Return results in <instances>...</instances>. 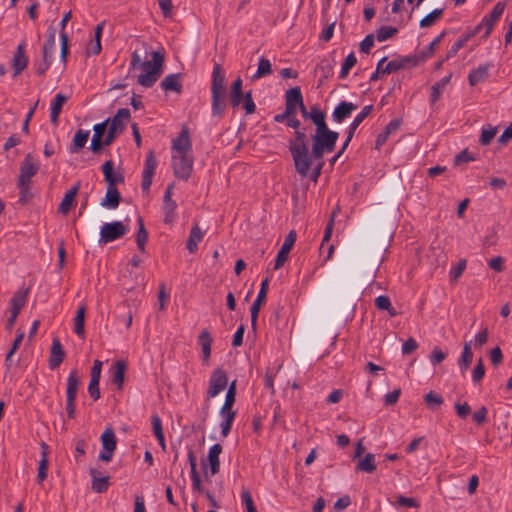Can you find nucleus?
<instances>
[{
  "mask_svg": "<svg viewBox=\"0 0 512 512\" xmlns=\"http://www.w3.org/2000/svg\"><path fill=\"white\" fill-rule=\"evenodd\" d=\"M193 164L190 131L186 125H183L180 133L172 139L171 143V165L175 177L187 181L192 174Z\"/></svg>",
  "mask_w": 512,
  "mask_h": 512,
  "instance_id": "obj_1",
  "label": "nucleus"
},
{
  "mask_svg": "<svg viewBox=\"0 0 512 512\" xmlns=\"http://www.w3.org/2000/svg\"><path fill=\"white\" fill-rule=\"evenodd\" d=\"M339 133L330 130L328 127L316 129L312 135V148L310 151V161L312 162V170L309 174L311 179L316 182L320 176L324 162L325 153H330L335 149Z\"/></svg>",
  "mask_w": 512,
  "mask_h": 512,
  "instance_id": "obj_2",
  "label": "nucleus"
},
{
  "mask_svg": "<svg viewBox=\"0 0 512 512\" xmlns=\"http://www.w3.org/2000/svg\"><path fill=\"white\" fill-rule=\"evenodd\" d=\"M288 148L296 172L303 178L309 176L312 170V162L310 161L309 140L305 129L295 130L294 138H291L288 142Z\"/></svg>",
  "mask_w": 512,
  "mask_h": 512,
  "instance_id": "obj_3",
  "label": "nucleus"
},
{
  "mask_svg": "<svg viewBox=\"0 0 512 512\" xmlns=\"http://www.w3.org/2000/svg\"><path fill=\"white\" fill-rule=\"evenodd\" d=\"M226 77L221 65L215 63L211 75V112L215 117H222L225 112L226 102Z\"/></svg>",
  "mask_w": 512,
  "mask_h": 512,
  "instance_id": "obj_4",
  "label": "nucleus"
},
{
  "mask_svg": "<svg viewBox=\"0 0 512 512\" xmlns=\"http://www.w3.org/2000/svg\"><path fill=\"white\" fill-rule=\"evenodd\" d=\"M131 70L136 73L140 85L145 87L152 86L156 82L157 73L160 70V52L154 51L152 59L143 62L134 53L131 61Z\"/></svg>",
  "mask_w": 512,
  "mask_h": 512,
  "instance_id": "obj_5",
  "label": "nucleus"
},
{
  "mask_svg": "<svg viewBox=\"0 0 512 512\" xmlns=\"http://www.w3.org/2000/svg\"><path fill=\"white\" fill-rule=\"evenodd\" d=\"M129 231V227L121 221L105 223L100 229V241L109 243L124 236Z\"/></svg>",
  "mask_w": 512,
  "mask_h": 512,
  "instance_id": "obj_6",
  "label": "nucleus"
},
{
  "mask_svg": "<svg viewBox=\"0 0 512 512\" xmlns=\"http://www.w3.org/2000/svg\"><path fill=\"white\" fill-rule=\"evenodd\" d=\"M228 384V377L226 372L221 369H215L209 379V386L207 390V400H210L219 395Z\"/></svg>",
  "mask_w": 512,
  "mask_h": 512,
  "instance_id": "obj_7",
  "label": "nucleus"
},
{
  "mask_svg": "<svg viewBox=\"0 0 512 512\" xmlns=\"http://www.w3.org/2000/svg\"><path fill=\"white\" fill-rule=\"evenodd\" d=\"M100 439L102 443V450L100 451L98 458L101 461L110 462L117 445L114 430L111 427H106Z\"/></svg>",
  "mask_w": 512,
  "mask_h": 512,
  "instance_id": "obj_8",
  "label": "nucleus"
},
{
  "mask_svg": "<svg viewBox=\"0 0 512 512\" xmlns=\"http://www.w3.org/2000/svg\"><path fill=\"white\" fill-rule=\"evenodd\" d=\"M39 168L40 164L33 159L31 154H27L21 163L17 183L32 185V178L37 174Z\"/></svg>",
  "mask_w": 512,
  "mask_h": 512,
  "instance_id": "obj_9",
  "label": "nucleus"
},
{
  "mask_svg": "<svg viewBox=\"0 0 512 512\" xmlns=\"http://www.w3.org/2000/svg\"><path fill=\"white\" fill-rule=\"evenodd\" d=\"M157 168V159L153 152H149L146 157L144 168L142 171L141 190L144 195H148L152 184V179Z\"/></svg>",
  "mask_w": 512,
  "mask_h": 512,
  "instance_id": "obj_10",
  "label": "nucleus"
},
{
  "mask_svg": "<svg viewBox=\"0 0 512 512\" xmlns=\"http://www.w3.org/2000/svg\"><path fill=\"white\" fill-rule=\"evenodd\" d=\"M268 286H269V279L265 278L261 282L258 295H257L256 299L254 300V302L252 303V306L250 308L252 327L256 326L257 317H258L261 305L265 301L267 291H268Z\"/></svg>",
  "mask_w": 512,
  "mask_h": 512,
  "instance_id": "obj_11",
  "label": "nucleus"
},
{
  "mask_svg": "<svg viewBox=\"0 0 512 512\" xmlns=\"http://www.w3.org/2000/svg\"><path fill=\"white\" fill-rule=\"evenodd\" d=\"M220 416L222 418L220 427H221V435L223 437H227L231 431L234 419L236 417V411L233 410L232 405L223 404L220 409Z\"/></svg>",
  "mask_w": 512,
  "mask_h": 512,
  "instance_id": "obj_12",
  "label": "nucleus"
},
{
  "mask_svg": "<svg viewBox=\"0 0 512 512\" xmlns=\"http://www.w3.org/2000/svg\"><path fill=\"white\" fill-rule=\"evenodd\" d=\"M505 9V4L498 2L492 9L488 16H485L482 21L478 24L486 28L485 37H488L493 29L494 23L501 17Z\"/></svg>",
  "mask_w": 512,
  "mask_h": 512,
  "instance_id": "obj_13",
  "label": "nucleus"
},
{
  "mask_svg": "<svg viewBox=\"0 0 512 512\" xmlns=\"http://www.w3.org/2000/svg\"><path fill=\"white\" fill-rule=\"evenodd\" d=\"M481 30V25H477L472 30L465 31L458 39L457 41L450 47V49L447 51L446 58L449 59L454 57L458 51L474 36H476Z\"/></svg>",
  "mask_w": 512,
  "mask_h": 512,
  "instance_id": "obj_14",
  "label": "nucleus"
},
{
  "mask_svg": "<svg viewBox=\"0 0 512 512\" xmlns=\"http://www.w3.org/2000/svg\"><path fill=\"white\" fill-rule=\"evenodd\" d=\"M102 172L108 187H116L118 184L124 182L123 174L113 169V162L111 160L106 161L102 165Z\"/></svg>",
  "mask_w": 512,
  "mask_h": 512,
  "instance_id": "obj_15",
  "label": "nucleus"
},
{
  "mask_svg": "<svg viewBox=\"0 0 512 512\" xmlns=\"http://www.w3.org/2000/svg\"><path fill=\"white\" fill-rule=\"evenodd\" d=\"M357 108L358 106L352 102L341 101L332 113V120L336 123H341L346 118L350 117L352 112Z\"/></svg>",
  "mask_w": 512,
  "mask_h": 512,
  "instance_id": "obj_16",
  "label": "nucleus"
},
{
  "mask_svg": "<svg viewBox=\"0 0 512 512\" xmlns=\"http://www.w3.org/2000/svg\"><path fill=\"white\" fill-rule=\"evenodd\" d=\"M336 213H337V211L332 212V215L325 227L324 236H323V239H322V242L320 245L321 253H326L327 254L326 256H332V254L334 252V246L332 244H330L329 241H330V238H331V235L333 232L334 219H335Z\"/></svg>",
  "mask_w": 512,
  "mask_h": 512,
  "instance_id": "obj_17",
  "label": "nucleus"
},
{
  "mask_svg": "<svg viewBox=\"0 0 512 512\" xmlns=\"http://www.w3.org/2000/svg\"><path fill=\"white\" fill-rule=\"evenodd\" d=\"M65 358V352L62 344L58 338H54L51 346V353L49 357V367L55 369L60 366Z\"/></svg>",
  "mask_w": 512,
  "mask_h": 512,
  "instance_id": "obj_18",
  "label": "nucleus"
},
{
  "mask_svg": "<svg viewBox=\"0 0 512 512\" xmlns=\"http://www.w3.org/2000/svg\"><path fill=\"white\" fill-rule=\"evenodd\" d=\"M29 291V288H20L13 294L9 302L10 312L20 314L21 309L27 302Z\"/></svg>",
  "mask_w": 512,
  "mask_h": 512,
  "instance_id": "obj_19",
  "label": "nucleus"
},
{
  "mask_svg": "<svg viewBox=\"0 0 512 512\" xmlns=\"http://www.w3.org/2000/svg\"><path fill=\"white\" fill-rule=\"evenodd\" d=\"M28 64V58L25 55V43H20L12 59L14 76L20 74Z\"/></svg>",
  "mask_w": 512,
  "mask_h": 512,
  "instance_id": "obj_20",
  "label": "nucleus"
},
{
  "mask_svg": "<svg viewBox=\"0 0 512 512\" xmlns=\"http://www.w3.org/2000/svg\"><path fill=\"white\" fill-rule=\"evenodd\" d=\"M126 370L127 363L124 360H117L111 367L112 383L115 384L118 389H122L123 387Z\"/></svg>",
  "mask_w": 512,
  "mask_h": 512,
  "instance_id": "obj_21",
  "label": "nucleus"
},
{
  "mask_svg": "<svg viewBox=\"0 0 512 512\" xmlns=\"http://www.w3.org/2000/svg\"><path fill=\"white\" fill-rule=\"evenodd\" d=\"M182 75L180 73H173L167 75L162 80V88L166 92H174L176 94H181L183 90V85L181 82Z\"/></svg>",
  "mask_w": 512,
  "mask_h": 512,
  "instance_id": "obj_22",
  "label": "nucleus"
},
{
  "mask_svg": "<svg viewBox=\"0 0 512 512\" xmlns=\"http://www.w3.org/2000/svg\"><path fill=\"white\" fill-rule=\"evenodd\" d=\"M222 452V446L218 443L210 447L208 451L207 461L209 465L210 474L213 476L220 470L219 456Z\"/></svg>",
  "mask_w": 512,
  "mask_h": 512,
  "instance_id": "obj_23",
  "label": "nucleus"
},
{
  "mask_svg": "<svg viewBox=\"0 0 512 512\" xmlns=\"http://www.w3.org/2000/svg\"><path fill=\"white\" fill-rule=\"evenodd\" d=\"M71 11H68L64 14L61 22V32H60V41H61V53L60 58L61 61L65 64L67 61V55H68V35L65 33L64 29L68 23V21L71 19Z\"/></svg>",
  "mask_w": 512,
  "mask_h": 512,
  "instance_id": "obj_24",
  "label": "nucleus"
},
{
  "mask_svg": "<svg viewBox=\"0 0 512 512\" xmlns=\"http://www.w3.org/2000/svg\"><path fill=\"white\" fill-rule=\"evenodd\" d=\"M85 315L86 305L81 304L77 308L75 317L73 319V331L80 338H84L85 336Z\"/></svg>",
  "mask_w": 512,
  "mask_h": 512,
  "instance_id": "obj_25",
  "label": "nucleus"
},
{
  "mask_svg": "<svg viewBox=\"0 0 512 512\" xmlns=\"http://www.w3.org/2000/svg\"><path fill=\"white\" fill-rule=\"evenodd\" d=\"M129 119L130 111L127 108L119 109L116 115L111 120H109V128L121 133Z\"/></svg>",
  "mask_w": 512,
  "mask_h": 512,
  "instance_id": "obj_26",
  "label": "nucleus"
},
{
  "mask_svg": "<svg viewBox=\"0 0 512 512\" xmlns=\"http://www.w3.org/2000/svg\"><path fill=\"white\" fill-rule=\"evenodd\" d=\"M493 65L490 63L479 65L477 68L473 69L468 75V81L471 86H476L477 84L483 82L489 74V69Z\"/></svg>",
  "mask_w": 512,
  "mask_h": 512,
  "instance_id": "obj_27",
  "label": "nucleus"
},
{
  "mask_svg": "<svg viewBox=\"0 0 512 512\" xmlns=\"http://www.w3.org/2000/svg\"><path fill=\"white\" fill-rule=\"evenodd\" d=\"M243 81L240 76H238L232 83L230 88V104L235 109L238 108L242 102L243 91H242Z\"/></svg>",
  "mask_w": 512,
  "mask_h": 512,
  "instance_id": "obj_28",
  "label": "nucleus"
},
{
  "mask_svg": "<svg viewBox=\"0 0 512 512\" xmlns=\"http://www.w3.org/2000/svg\"><path fill=\"white\" fill-rule=\"evenodd\" d=\"M89 474L92 478L91 488L94 492L103 493V492L107 491V489L109 487V477L108 476L99 477V473L95 468H91L89 470Z\"/></svg>",
  "mask_w": 512,
  "mask_h": 512,
  "instance_id": "obj_29",
  "label": "nucleus"
},
{
  "mask_svg": "<svg viewBox=\"0 0 512 512\" xmlns=\"http://www.w3.org/2000/svg\"><path fill=\"white\" fill-rule=\"evenodd\" d=\"M81 384L80 376L77 369L70 371L67 377L66 397L77 398L78 390Z\"/></svg>",
  "mask_w": 512,
  "mask_h": 512,
  "instance_id": "obj_30",
  "label": "nucleus"
},
{
  "mask_svg": "<svg viewBox=\"0 0 512 512\" xmlns=\"http://www.w3.org/2000/svg\"><path fill=\"white\" fill-rule=\"evenodd\" d=\"M90 131L89 130H82L79 129L75 133L72 143L69 147L70 153H77L79 152L87 143L89 139Z\"/></svg>",
  "mask_w": 512,
  "mask_h": 512,
  "instance_id": "obj_31",
  "label": "nucleus"
},
{
  "mask_svg": "<svg viewBox=\"0 0 512 512\" xmlns=\"http://www.w3.org/2000/svg\"><path fill=\"white\" fill-rule=\"evenodd\" d=\"M120 202V193L116 187H107L105 198L102 200L101 205L108 209H116Z\"/></svg>",
  "mask_w": 512,
  "mask_h": 512,
  "instance_id": "obj_32",
  "label": "nucleus"
},
{
  "mask_svg": "<svg viewBox=\"0 0 512 512\" xmlns=\"http://www.w3.org/2000/svg\"><path fill=\"white\" fill-rule=\"evenodd\" d=\"M212 337L207 329L201 331L198 336V343L202 348L203 360L208 361L211 355Z\"/></svg>",
  "mask_w": 512,
  "mask_h": 512,
  "instance_id": "obj_33",
  "label": "nucleus"
},
{
  "mask_svg": "<svg viewBox=\"0 0 512 512\" xmlns=\"http://www.w3.org/2000/svg\"><path fill=\"white\" fill-rule=\"evenodd\" d=\"M202 239H203L202 230L200 229V227L198 225H194L190 231V235H189V237L187 239V243H186L189 253L192 254V253L196 252L197 246L202 241Z\"/></svg>",
  "mask_w": 512,
  "mask_h": 512,
  "instance_id": "obj_34",
  "label": "nucleus"
},
{
  "mask_svg": "<svg viewBox=\"0 0 512 512\" xmlns=\"http://www.w3.org/2000/svg\"><path fill=\"white\" fill-rule=\"evenodd\" d=\"M67 97L61 93L56 94L50 106V119L53 124L58 122L59 114L63 104L66 102Z\"/></svg>",
  "mask_w": 512,
  "mask_h": 512,
  "instance_id": "obj_35",
  "label": "nucleus"
},
{
  "mask_svg": "<svg viewBox=\"0 0 512 512\" xmlns=\"http://www.w3.org/2000/svg\"><path fill=\"white\" fill-rule=\"evenodd\" d=\"M451 77H452V74H449L431 86V89H430L431 104H435L438 101V99L440 98L446 85L450 82Z\"/></svg>",
  "mask_w": 512,
  "mask_h": 512,
  "instance_id": "obj_36",
  "label": "nucleus"
},
{
  "mask_svg": "<svg viewBox=\"0 0 512 512\" xmlns=\"http://www.w3.org/2000/svg\"><path fill=\"white\" fill-rule=\"evenodd\" d=\"M473 359V352L471 350V341L465 342L458 365L462 373H464L470 366Z\"/></svg>",
  "mask_w": 512,
  "mask_h": 512,
  "instance_id": "obj_37",
  "label": "nucleus"
},
{
  "mask_svg": "<svg viewBox=\"0 0 512 512\" xmlns=\"http://www.w3.org/2000/svg\"><path fill=\"white\" fill-rule=\"evenodd\" d=\"M78 190H79V184H76L75 186H73L70 190H68L65 193L64 198L61 201L60 206H59V210L62 213L66 214L70 211V209L73 206L75 196L78 193Z\"/></svg>",
  "mask_w": 512,
  "mask_h": 512,
  "instance_id": "obj_38",
  "label": "nucleus"
},
{
  "mask_svg": "<svg viewBox=\"0 0 512 512\" xmlns=\"http://www.w3.org/2000/svg\"><path fill=\"white\" fill-rule=\"evenodd\" d=\"M309 119L315 124L316 129L328 127L326 114L317 105L311 107L309 110Z\"/></svg>",
  "mask_w": 512,
  "mask_h": 512,
  "instance_id": "obj_39",
  "label": "nucleus"
},
{
  "mask_svg": "<svg viewBox=\"0 0 512 512\" xmlns=\"http://www.w3.org/2000/svg\"><path fill=\"white\" fill-rule=\"evenodd\" d=\"M376 470L375 455L367 453L356 465V471L373 473Z\"/></svg>",
  "mask_w": 512,
  "mask_h": 512,
  "instance_id": "obj_40",
  "label": "nucleus"
},
{
  "mask_svg": "<svg viewBox=\"0 0 512 512\" xmlns=\"http://www.w3.org/2000/svg\"><path fill=\"white\" fill-rule=\"evenodd\" d=\"M42 446V455L39 461L38 466V474L37 480L39 483H42L47 478V468H48V456H47V445L43 442Z\"/></svg>",
  "mask_w": 512,
  "mask_h": 512,
  "instance_id": "obj_41",
  "label": "nucleus"
},
{
  "mask_svg": "<svg viewBox=\"0 0 512 512\" xmlns=\"http://www.w3.org/2000/svg\"><path fill=\"white\" fill-rule=\"evenodd\" d=\"M104 27V22L98 24L95 28V39L90 42L87 48V53L97 55L101 52V35Z\"/></svg>",
  "mask_w": 512,
  "mask_h": 512,
  "instance_id": "obj_42",
  "label": "nucleus"
},
{
  "mask_svg": "<svg viewBox=\"0 0 512 512\" xmlns=\"http://www.w3.org/2000/svg\"><path fill=\"white\" fill-rule=\"evenodd\" d=\"M272 73V65L269 59L261 57L258 62L256 73L252 76V80L266 77Z\"/></svg>",
  "mask_w": 512,
  "mask_h": 512,
  "instance_id": "obj_43",
  "label": "nucleus"
},
{
  "mask_svg": "<svg viewBox=\"0 0 512 512\" xmlns=\"http://www.w3.org/2000/svg\"><path fill=\"white\" fill-rule=\"evenodd\" d=\"M444 12L443 8H437L427 14L424 18L421 19L419 25L421 28H429L433 26L442 16Z\"/></svg>",
  "mask_w": 512,
  "mask_h": 512,
  "instance_id": "obj_44",
  "label": "nucleus"
},
{
  "mask_svg": "<svg viewBox=\"0 0 512 512\" xmlns=\"http://www.w3.org/2000/svg\"><path fill=\"white\" fill-rule=\"evenodd\" d=\"M497 131V127L492 126L491 124L483 126L481 129V135L479 139L480 144L484 146L489 145L493 138L495 137V135L497 134Z\"/></svg>",
  "mask_w": 512,
  "mask_h": 512,
  "instance_id": "obj_45",
  "label": "nucleus"
},
{
  "mask_svg": "<svg viewBox=\"0 0 512 512\" xmlns=\"http://www.w3.org/2000/svg\"><path fill=\"white\" fill-rule=\"evenodd\" d=\"M296 238H297L296 232L294 230H291L285 237V240H284L281 248L277 252L276 256H287L289 254V252L291 251V249L296 241Z\"/></svg>",
  "mask_w": 512,
  "mask_h": 512,
  "instance_id": "obj_46",
  "label": "nucleus"
},
{
  "mask_svg": "<svg viewBox=\"0 0 512 512\" xmlns=\"http://www.w3.org/2000/svg\"><path fill=\"white\" fill-rule=\"evenodd\" d=\"M17 188L19 189V203L26 205L33 197L32 185L17 183Z\"/></svg>",
  "mask_w": 512,
  "mask_h": 512,
  "instance_id": "obj_47",
  "label": "nucleus"
},
{
  "mask_svg": "<svg viewBox=\"0 0 512 512\" xmlns=\"http://www.w3.org/2000/svg\"><path fill=\"white\" fill-rule=\"evenodd\" d=\"M285 100L288 104H293L296 106L302 105L303 97L301 94V90L299 87H293L289 89L285 94Z\"/></svg>",
  "mask_w": 512,
  "mask_h": 512,
  "instance_id": "obj_48",
  "label": "nucleus"
},
{
  "mask_svg": "<svg viewBox=\"0 0 512 512\" xmlns=\"http://www.w3.org/2000/svg\"><path fill=\"white\" fill-rule=\"evenodd\" d=\"M356 63L357 58L354 52L349 53L342 64L339 78L345 79L348 76L350 70L356 65Z\"/></svg>",
  "mask_w": 512,
  "mask_h": 512,
  "instance_id": "obj_49",
  "label": "nucleus"
},
{
  "mask_svg": "<svg viewBox=\"0 0 512 512\" xmlns=\"http://www.w3.org/2000/svg\"><path fill=\"white\" fill-rule=\"evenodd\" d=\"M424 401L430 409H436L444 403V398L440 394L430 391L425 395Z\"/></svg>",
  "mask_w": 512,
  "mask_h": 512,
  "instance_id": "obj_50",
  "label": "nucleus"
},
{
  "mask_svg": "<svg viewBox=\"0 0 512 512\" xmlns=\"http://www.w3.org/2000/svg\"><path fill=\"white\" fill-rule=\"evenodd\" d=\"M373 105H366L362 108V110L355 116L349 127L351 130H355L358 126L364 121L366 117L372 112Z\"/></svg>",
  "mask_w": 512,
  "mask_h": 512,
  "instance_id": "obj_51",
  "label": "nucleus"
},
{
  "mask_svg": "<svg viewBox=\"0 0 512 512\" xmlns=\"http://www.w3.org/2000/svg\"><path fill=\"white\" fill-rule=\"evenodd\" d=\"M56 49V39L47 38L44 42L42 55L43 59L53 60Z\"/></svg>",
  "mask_w": 512,
  "mask_h": 512,
  "instance_id": "obj_52",
  "label": "nucleus"
},
{
  "mask_svg": "<svg viewBox=\"0 0 512 512\" xmlns=\"http://www.w3.org/2000/svg\"><path fill=\"white\" fill-rule=\"evenodd\" d=\"M138 223H139V229H138V233H137L136 242H137L138 248L143 252L144 245L148 239V233L144 227L143 220L140 216L138 217Z\"/></svg>",
  "mask_w": 512,
  "mask_h": 512,
  "instance_id": "obj_53",
  "label": "nucleus"
},
{
  "mask_svg": "<svg viewBox=\"0 0 512 512\" xmlns=\"http://www.w3.org/2000/svg\"><path fill=\"white\" fill-rule=\"evenodd\" d=\"M397 32L398 30L394 27L382 26L377 30L376 37L379 42H383L394 36Z\"/></svg>",
  "mask_w": 512,
  "mask_h": 512,
  "instance_id": "obj_54",
  "label": "nucleus"
},
{
  "mask_svg": "<svg viewBox=\"0 0 512 512\" xmlns=\"http://www.w3.org/2000/svg\"><path fill=\"white\" fill-rule=\"evenodd\" d=\"M243 108L246 112V114H253L256 110V105L254 103V100L252 98V91L249 90L246 93H244L243 98Z\"/></svg>",
  "mask_w": 512,
  "mask_h": 512,
  "instance_id": "obj_55",
  "label": "nucleus"
},
{
  "mask_svg": "<svg viewBox=\"0 0 512 512\" xmlns=\"http://www.w3.org/2000/svg\"><path fill=\"white\" fill-rule=\"evenodd\" d=\"M241 502L246 507L247 512H257L251 493L247 489L241 492Z\"/></svg>",
  "mask_w": 512,
  "mask_h": 512,
  "instance_id": "obj_56",
  "label": "nucleus"
},
{
  "mask_svg": "<svg viewBox=\"0 0 512 512\" xmlns=\"http://www.w3.org/2000/svg\"><path fill=\"white\" fill-rule=\"evenodd\" d=\"M466 268V260L465 259H462L460 260L456 266L452 267L450 272H449V276H450V281L451 282H455L458 280V278L462 275L463 271L465 270Z\"/></svg>",
  "mask_w": 512,
  "mask_h": 512,
  "instance_id": "obj_57",
  "label": "nucleus"
},
{
  "mask_svg": "<svg viewBox=\"0 0 512 512\" xmlns=\"http://www.w3.org/2000/svg\"><path fill=\"white\" fill-rule=\"evenodd\" d=\"M485 375V367L483 364L482 359L480 358L477 361V364L475 365L473 372H472V381L474 383H479Z\"/></svg>",
  "mask_w": 512,
  "mask_h": 512,
  "instance_id": "obj_58",
  "label": "nucleus"
},
{
  "mask_svg": "<svg viewBox=\"0 0 512 512\" xmlns=\"http://www.w3.org/2000/svg\"><path fill=\"white\" fill-rule=\"evenodd\" d=\"M399 60L403 64V69H404L407 67H415V66L419 65V63L421 61H423L424 59L422 56L411 55V56L401 57V58H399Z\"/></svg>",
  "mask_w": 512,
  "mask_h": 512,
  "instance_id": "obj_59",
  "label": "nucleus"
},
{
  "mask_svg": "<svg viewBox=\"0 0 512 512\" xmlns=\"http://www.w3.org/2000/svg\"><path fill=\"white\" fill-rule=\"evenodd\" d=\"M99 382L98 379H90L89 385H88V393L90 397L96 401L100 398V389H99Z\"/></svg>",
  "mask_w": 512,
  "mask_h": 512,
  "instance_id": "obj_60",
  "label": "nucleus"
},
{
  "mask_svg": "<svg viewBox=\"0 0 512 512\" xmlns=\"http://www.w3.org/2000/svg\"><path fill=\"white\" fill-rule=\"evenodd\" d=\"M445 34H446V32H445V31H443L440 35H438V36H437V37H436V38H435V39H434V40H433V41L428 45V47H427L426 51H425V52H423V55H422L423 59H426V58L430 57V56L434 53V51H435L436 47L439 45V43L441 42V40H442V38L445 36Z\"/></svg>",
  "mask_w": 512,
  "mask_h": 512,
  "instance_id": "obj_61",
  "label": "nucleus"
},
{
  "mask_svg": "<svg viewBox=\"0 0 512 512\" xmlns=\"http://www.w3.org/2000/svg\"><path fill=\"white\" fill-rule=\"evenodd\" d=\"M401 69H403V64L400 62L399 58L394 59L385 65L384 69L382 70V74H391Z\"/></svg>",
  "mask_w": 512,
  "mask_h": 512,
  "instance_id": "obj_62",
  "label": "nucleus"
},
{
  "mask_svg": "<svg viewBox=\"0 0 512 512\" xmlns=\"http://www.w3.org/2000/svg\"><path fill=\"white\" fill-rule=\"evenodd\" d=\"M446 356L447 354L436 346L431 353L430 362L433 366H436L437 364L441 363L446 358Z\"/></svg>",
  "mask_w": 512,
  "mask_h": 512,
  "instance_id": "obj_63",
  "label": "nucleus"
},
{
  "mask_svg": "<svg viewBox=\"0 0 512 512\" xmlns=\"http://www.w3.org/2000/svg\"><path fill=\"white\" fill-rule=\"evenodd\" d=\"M400 395H401V390L399 388L394 389L393 391L387 393L384 396V404L386 406L394 405L399 400Z\"/></svg>",
  "mask_w": 512,
  "mask_h": 512,
  "instance_id": "obj_64",
  "label": "nucleus"
}]
</instances>
